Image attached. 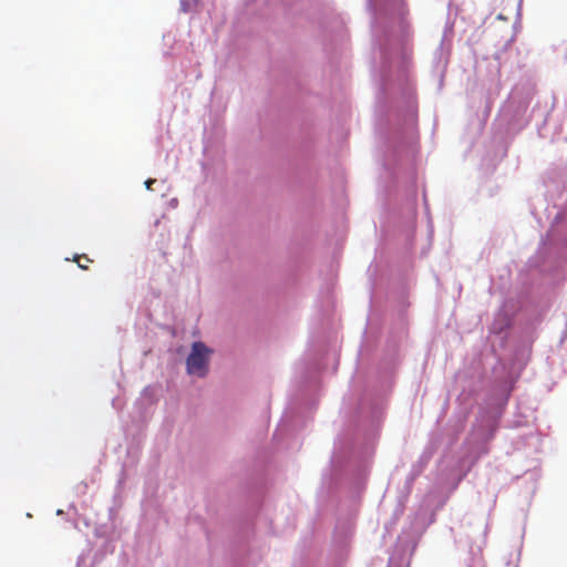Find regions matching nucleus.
<instances>
[{
  "instance_id": "obj_1",
  "label": "nucleus",
  "mask_w": 567,
  "mask_h": 567,
  "mask_svg": "<svg viewBox=\"0 0 567 567\" xmlns=\"http://www.w3.org/2000/svg\"><path fill=\"white\" fill-rule=\"evenodd\" d=\"M210 350L203 342H194L192 351L186 360V368L189 374L205 377L208 371Z\"/></svg>"
},
{
  "instance_id": "obj_2",
  "label": "nucleus",
  "mask_w": 567,
  "mask_h": 567,
  "mask_svg": "<svg viewBox=\"0 0 567 567\" xmlns=\"http://www.w3.org/2000/svg\"><path fill=\"white\" fill-rule=\"evenodd\" d=\"M84 258L86 261H92L91 259H89L86 256H75L74 258V261L79 265L80 268L82 269H87V266L85 265V261H82L81 264V259Z\"/></svg>"
},
{
  "instance_id": "obj_3",
  "label": "nucleus",
  "mask_w": 567,
  "mask_h": 567,
  "mask_svg": "<svg viewBox=\"0 0 567 567\" xmlns=\"http://www.w3.org/2000/svg\"><path fill=\"white\" fill-rule=\"evenodd\" d=\"M84 258L86 261H92L91 259H89L86 256H75L74 258V261L79 265L80 268L82 269H87V266L85 265V261H82L81 264V259Z\"/></svg>"
},
{
  "instance_id": "obj_4",
  "label": "nucleus",
  "mask_w": 567,
  "mask_h": 567,
  "mask_svg": "<svg viewBox=\"0 0 567 567\" xmlns=\"http://www.w3.org/2000/svg\"><path fill=\"white\" fill-rule=\"evenodd\" d=\"M156 181L155 179H147L145 182V186L147 189H152V185L155 183Z\"/></svg>"
}]
</instances>
